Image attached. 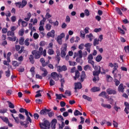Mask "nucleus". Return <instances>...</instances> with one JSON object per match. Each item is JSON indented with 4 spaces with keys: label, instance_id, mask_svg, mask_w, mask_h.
<instances>
[{
    "label": "nucleus",
    "instance_id": "nucleus-52",
    "mask_svg": "<svg viewBox=\"0 0 129 129\" xmlns=\"http://www.w3.org/2000/svg\"><path fill=\"white\" fill-rule=\"evenodd\" d=\"M56 42L59 44V45H62V39L61 38L57 36V39H56Z\"/></svg>",
    "mask_w": 129,
    "mask_h": 129
},
{
    "label": "nucleus",
    "instance_id": "nucleus-1",
    "mask_svg": "<svg viewBox=\"0 0 129 129\" xmlns=\"http://www.w3.org/2000/svg\"><path fill=\"white\" fill-rule=\"evenodd\" d=\"M43 48V47H39L38 51L33 50L31 51V54L34 56V59H39L41 56L42 55Z\"/></svg>",
    "mask_w": 129,
    "mask_h": 129
},
{
    "label": "nucleus",
    "instance_id": "nucleus-12",
    "mask_svg": "<svg viewBox=\"0 0 129 129\" xmlns=\"http://www.w3.org/2000/svg\"><path fill=\"white\" fill-rule=\"evenodd\" d=\"M50 111V110L47 109L46 108H44V109H42L40 110V115H46L48 114V112Z\"/></svg>",
    "mask_w": 129,
    "mask_h": 129
},
{
    "label": "nucleus",
    "instance_id": "nucleus-24",
    "mask_svg": "<svg viewBox=\"0 0 129 129\" xmlns=\"http://www.w3.org/2000/svg\"><path fill=\"white\" fill-rule=\"evenodd\" d=\"M19 111L20 113H25V115L29 114L28 111L26 109H24L23 108H20Z\"/></svg>",
    "mask_w": 129,
    "mask_h": 129
},
{
    "label": "nucleus",
    "instance_id": "nucleus-4",
    "mask_svg": "<svg viewBox=\"0 0 129 129\" xmlns=\"http://www.w3.org/2000/svg\"><path fill=\"white\" fill-rule=\"evenodd\" d=\"M40 128L41 129H49L50 128V124L48 120H44L43 122L40 124Z\"/></svg>",
    "mask_w": 129,
    "mask_h": 129
},
{
    "label": "nucleus",
    "instance_id": "nucleus-22",
    "mask_svg": "<svg viewBox=\"0 0 129 129\" xmlns=\"http://www.w3.org/2000/svg\"><path fill=\"white\" fill-rule=\"evenodd\" d=\"M93 35L92 33H90L89 34H87L86 36V38H88L90 42H92V38H93Z\"/></svg>",
    "mask_w": 129,
    "mask_h": 129
},
{
    "label": "nucleus",
    "instance_id": "nucleus-47",
    "mask_svg": "<svg viewBox=\"0 0 129 129\" xmlns=\"http://www.w3.org/2000/svg\"><path fill=\"white\" fill-rule=\"evenodd\" d=\"M12 64L14 67H18L19 66V63L17 61H13Z\"/></svg>",
    "mask_w": 129,
    "mask_h": 129
},
{
    "label": "nucleus",
    "instance_id": "nucleus-54",
    "mask_svg": "<svg viewBox=\"0 0 129 129\" xmlns=\"http://www.w3.org/2000/svg\"><path fill=\"white\" fill-rule=\"evenodd\" d=\"M39 36V34L37 33H34L33 34V38H34V40H37V39H38Z\"/></svg>",
    "mask_w": 129,
    "mask_h": 129
},
{
    "label": "nucleus",
    "instance_id": "nucleus-29",
    "mask_svg": "<svg viewBox=\"0 0 129 129\" xmlns=\"http://www.w3.org/2000/svg\"><path fill=\"white\" fill-rule=\"evenodd\" d=\"M31 16H32V15H31V13H27V18H24V20H25L27 22L29 21L30 20Z\"/></svg>",
    "mask_w": 129,
    "mask_h": 129
},
{
    "label": "nucleus",
    "instance_id": "nucleus-40",
    "mask_svg": "<svg viewBox=\"0 0 129 129\" xmlns=\"http://www.w3.org/2000/svg\"><path fill=\"white\" fill-rule=\"evenodd\" d=\"M27 4V2L25 0H22L21 2L22 8H23Z\"/></svg>",
    "mask_w": 129,
    "mask_h": 129
},
{
    "label": "nucleus",
    "instance_id": "nucleus-42",
    "mask_svg": "<svg viewBox=\"0 0 129 129\" xmlns=\"http://www.w3.org/2000/svg\"><path fill=\"white\" fill-rule=\"evenodd\" d=\"M64 95H68V96H72L71 91L69 90H66L64 92Z\"/></svg>",
    "mask_w": 129,
    "mask_h": 129
},
{
    "label": "nucleus",
    "instance_id": "nucleus-3",
    "mask_svg": "<svg viewBox=\"0 0 129 129\" xmlns=\"http://www.w3.org/2000/svg\"><path fill=\"white\" fill-rule=\"evenodd\" d=\"M101 74V72L98 71H94L93 72V76H94L93 78V82H98L100 80L99 75Z\"/></svg>",
    "mask_w": 129,
    "mask_h": 129
},
{
    "label": "nucleus",
    "instance_id": "nucleus-20",
    "mask_svg": "<svg viewBox=\"0 0 129 129\" xmlns=\"http://www.w3.org/2000/svg\"><path fill=\"white\" fill-rule=\"evenodd\" d=\"M29 124V122L20 121V125H21V126H24L25 128L28 127V124Z\"/></svg>",
    "mask_w": 129,
    "mask_h": 129
},
{
    "label": "nucleus",
    "instance_id": "nucleus-37",
    "mask_svg": "<svg viewBox=\"0 0 129 129\" xmlns=\"http://www.w3.org/2000/svg\"><path fill=\"white\" fill-rule=\"evenodd\" d=\"M7 102L9 103V107L11 109L15 108L14 105L10 101H8Z\"/></svg>",
    "mask_w": 129,
    "mask_h": 129
},
{
    "label": "nucleus",
    "instance_id": "nucleus-48",
    "mask_svg": "<svg viewBox=\"0 0 129 129\" xmlns=\"http://www.w3.org/2000/svg\"><path fill=\"white\" fill-rule=\"evenodd\" d=\"M52 26L49 24H47L46 26H45V28L47 31H50L51 30Z\"/></svg>",
    "mask_w": 129,
    "mask_h": 129
},
{
    "label": "nucleus",
    "instance_id": "nucleus-46",
    "mask_svg": "<svg viewBox=\"0 0 129 129\" xmlns=\"http://www.w3.org/2000/svg\"><path fill=\"white\" fill-rule=\"evenodd\" d=\"M114 109L115 110L116 112H118V109H120V107H117L116 105V103H115V105L113 107Z\"/></svg>",
    "mask_w": 129,
    "mask_h": 129
},
{
    "label": "nucleus",
    "instance_id": "nucleus-28",
    "mask_svg": "<svg viewBox=\"0 0 129 129\" xmlns=\"http://www.w3.org/2000/svg\"><path fill=\"white\" fill-rule=\"evenodd\" d=\"M8 37V40L9 41H12L13 42H15L17 39V37L16 36H14V37Z\"/></svg>",
    "mask_w": 129,
    "mask_h": 129
},
{
    "label": "nucleus",
    "instance_id": "nucleus-10",
    "mask_svg": "<svg viewBox=\"0 0 129 129\" xmlns=\"http://www.w3.org/2000/svg\"><path fill=\"white\" fill-rule=\"evenodd\" d=\"M51 77L55 81H58L59 80V75L56 72L51 73Z\"/></svg>",
    "mask_w": 129,
    "mask_h": 129
},
{
    "label": "nucleus",
    "instance_id": "nucleus-34",
    "mask_svg": "<svg viewBox=\"0 0 129 129\" xmlns=\"http://www.w3.org/2000/svg\"><path fill=\"white\" fill-rule=\"evenodd\" d=\"M106 95V92L105 91H102L101 92L99 95L98 96L99 97H105Z\"/></svg>",
    "mask_w": 129,
    "mask_h": 129
},
{
    "label": "nucleus",
    "instance_id": "nucleus-14",
    "mask_svg": "<svg viewBox=\"0 0 129 129\" xmlns=\"http://www.w3.org/2000/svg\"><path fill=\"white\" fill-rule=\"evenodd\" d=\"M57 122L56 119H53L51 120V129H55L56 128V124Z\"/></svg>",
    "mask_w": 129,
    "mask_h": 129
},
{
    "label": "nucleus",
    "instance_id": "nucleus-21",
    "mask_svg": "<svg viewBox=\"0 0 129 129\" xmlns=\"http://www.w3.org/2000/svg\"><path fill=\"white\" fill-rule=\"evenodd\" d=\"M55 60H57V62H59L60 60V51H56V55L55 56Z\"/></svg>",
    "mask_w": 129,
    "mask_h": 129
},
{
    "label": "nucleus",
    "instance_id": "nucleus-57",
    "mask_svg": "<svg viewBox=\"0 0 129 129\" xmlns=\"http://www.w3.org/2000/svg\"><path fill=\"white\" fill-rule=\"evenodd\" d=\"M35 102H36V104H41L42 103V100L41 99H35Z\"/></svg>",
    "mask_w": 129,
    "mask_h": 129
},
{
    "label": "nucleus",
    "instance_id": "nucleus-64",
    "mask_svg": "<svg viewBox=\"0 0 129 129\" xmlns=\"http://www.w3.org/2000/svg\"><path fill=\"white\" fill-rule=\"evenodd\" d=\"M16 17L15 16H13L11 17V20L13 22H15L16 21Z\"/></svg>",
    "mask_w": 129,
    "mask_h": 129
},
{
    "label": "nucleus",
    "instance_id": "nucleus-27",
    "mask_svg": "<svg viewBox=\"0 0 129 129\" xmlns=\"http://www.w3.org/2000/svg\"><path fill=\"white\" fill-rule=\"evenodd\" d=\"M7 36L9 37L11 36V37H16L15 36V32L12 31H9L7 33Z\"/></svg>",
    "mask_w": 129,
    "mask_h": 129
},
{
    "label": "nucleus",
    "instance_id": "nucleus-30",
    "mask_svg": "<svg viewBox=\"0 0 129 129\" xmlns=\"http://www.w3.org/2000/svg\"><path fill=\"white\" fill-rule=\"evenodd\" d=\"M25 42V38L24 37H22L21 38H20V40H19V43L20 45H21V46H23V45H24V42Z\"/></svg>",
    "mask_w": 129,
    "mask_h": 129
},
{
    "label": "nucleus",
    "instance_id": "nucleus-6",
    "mask_svg": "<svg viewBox=\"0 0 129 129\" xmlns=\"http://www.w3.org/2000/svg\"><path fill=\"white\" fill-rule=\"evenodd\" d=\"M113 71H112V74L113 75L114 78H117V74L115 73V72L117 71V68H118V63L116 62H115L113 63Z\"/></svg>",
    "mask_w": 129,
    "mask_h": 129
},
{
    "label": "nucleus",
    "instance_id": "nucleus-62",
    "mask_svg": "<svg viewBox=\"0 0 129 129\" xmlns=\"http://www.w3.org/2000/svg\"><path fill=\"white\" fill-rule=\"evenodd\" d=\"M51 17L52 16L48 12H47L45 15V18H46V19H48Z\"/></svg>",
    "mask_w": 129,
    "mask_h": 129
},
{
    "label": "nucleus",
    "instance_id": "nucleus-61",
    "mask_svg": "<svg viewBox=\"0 0 129 129\" xmlns=\"http://www.w3.org/2000/svg\"><path fill=\"white\" fill-rule=\"evenodd\" d=\"M17 7H19V8H22V3L21 2L15 3Z\"/></svg>",
    "mask_w": 129,
    "mask_h": 129
},
{
    "label": "nucleus",
    "instance_id": "nucleus-58",
    "mask_svg": "<svg viewBox=\"0 0 129 129\" xmlns=\"http://www.w3.org/2000/svg\"><path fill=\"white\" fill-rule=\"evenodd\" d=\"M84 13L86 16H89L90 15V11L88 9L85 10Z\"/></svg>",
    "mask_w": 129,
    "mask_h": 129
},
{
    "label": "nucleus",
    "instance_id": "nucleus-33",
    "mask_svg": "<svg viewBox=\"0 0 129 129\" xmlns=\"http://www.w3.org/2000/svg\"><path fill=\"white\" fill-rule=\"evenodd\" d=\"M60 87L61 88H64V84H65V80L64 78L61 79L60 80Z\"/></svg>",
    "mask_w": 129,
    "mask_h": 129
},
{
    "label": "nucleus",
    "instance_id": "nucleus-2",
    "mask_svg": "<svg viewBox=\"0 0 129 129\" xmlns=\"http://www.w3.org/2000/svg\"><path fill=\"white\" fill-rule=\"evenodd\" d=\"M67 47H68V44L67 43H64L60 48V56L62 58L66 56Z\"/></svg>",
    "mask_w": 129,
    "mask_h": 129
},
{
    "label": "nucleus",
    "instance_id": "nucleus-60",
    "mask_svg": "<svg viewBox=\"0 0 129 129\" xmlns=\"http://www.w3.org/2000/svg\"><path fill=\"white\" fill-rule=\"evenodd\" d=\"M124 106H125L126 109H128L129 110V103L127 102H124Z\"/></svg>",
    "mask_w": 129,
    "mask_h": 129
},
{
    "label": "nucleus",
    "instance_id": "nucleus-9",
    "mask_svg": "<svg viewBox=\"0 0 129 129\" xmlns=\"http://www.w3.org/2000/svg\"><path fill=\"white\" fill-rule=\"evenodd\" d=\"M74 85V89L81 90L83 88L82 84L81 82L75 83Z\"/></svg>",
    "mask_w": 129,
    "mask_h": 129
},
{
    "label": "nucleus",
    "instance_id": "nucleus-39",
    "mask_svg": "<svg viewBox=\"0 0 129 129\" xmlns=\"http://www.w3.org/2000/svg\"><path fill=\"white\" fill-rule=\"evenodd\" d=\"M117 30L118 31H119L120 34H121L122 35H125V31L123 29H122L121 28L118 27Z\"/></svg>",
    "mask_w": 129,
    "mask_h": 129
},
{
    "label": "nucleus",
    "instance_id": "nucleus-18",
    "mask_svg": "<svg viewBox=\"0 0 129 129\" xmlns=\"http://www.w3.org/2000/svg\"><path fill=\"white\" fill-rule=\"evenodd\" d=\"M82 98L84 99V100H86L89 102H92V99L91 97H90L86 95H83L82 96Z\"/></svg>",
    "mask_w": 129,
    "mask_h": 129
},
{
    "label": "nucleus",
    "instance_id": "nucleus-5",
    "mask_svg": "<svg viewBox=\"0 0 129 129\" xmlns=\"http://www.w3.org/2000/svg\"><path fill=\"white\" fill-rule=\"evenodd\" d=\"M117 77L114 78V82L116 86H118L120 83V79H121V75L120 74L116 75Z\"/></svg>",
    "mask_w": 129,
    "mask_h": 129
},
{
    "label": "nucleus",
    "instance_id": "nucleus-31",
    "mask_svg": "<svg viewBox=\"0 0 129 129\" xmlns=\"http://www.w3.org/2000/svg\"><path fill=\"white\" fill-rule=\"evenodd\" d=\"M115 10L117 12L118 14H119L120 16L123 15V14H122L121 11L120 10V9L119 8H118V7L115 8Z\"/></svg>",
    "mask_w": 129,
    "mask_h": 129
},
{
    "label": "nucleus",
    "instance_id": "nucleus-38",
    "mask_svg": "<svg viewBox=\"0 0 129 129\" xmlns=\"http://www.w3.org/2000/svg\"><path fill=\"white\" fill-rule=\"evenodd\" d=\"M47 53H48L49 55H53L54 51L53 49L50 48V49H48V50L47 51Z\"/></svg>",
    "mask_w": 129,
    "mask_h": 129
},
{
    "label": "nucleus",
    "instance_id": "nucleus-63",
    "mask_svg": "<svg viewBox=\"0 0 129 129\" xmlns=\"http://www.w3.org/2000/svg\"><path fill=\"white\" fill-rule=\"evenodd\" d=\"M91 46H92V44L88 43L85 44L84 45V47L85 48H91Z\"/></svg>",
    "mask_w": 129,
    "mask_h": 129
},
{
    "label": "nucleus",
    "instance_id": "nucleus-41",
    "mask_svg": "<svg viewBox=\"0 0 129 129\" xmlns=\"http://www.w3.org/2000/svg\"><path fill=\"white\" fill-rule=\"evenodd\" d=\"M6 76L7 78H9L11 76V71L10 69H9L7 71L5 72Z\"/></svg>",
    "mask_w": 129,
    "mask_h": 129
},
{
    "label": "nucleus",
    "instance_id": "nucleus-26",
    "mask_svg": "<svg viewBox=\"0 0 129 129\" xmlns=\"http://www.w3.org/2000/svg\"><path fill=\"white\" fill-rule=\"evenodd\" d=\"M26 122H29L31 123H32V119L30 118V117L29 115V113H27L26 114Z\"/></svg>",
    "mask_w": 129,
    "mask_h": 129
},
{
    "label": "nucleus",
    "instance_id": "nucleus-17",
    "mask_svg": "<svg viewBox=\"0 0 129 129\" xmlns=\"http://www.w3.org/2000/svg\"><path fill=\"white\" fill-rule=\"evenodd\" d=\"M101 89L100 87H93L91 89V92L93 93H95L97 92H99Z\"/></svg>",
    "mask_w": 129,
    "mask_h": 129
},
{
    "label": "nucleus",
    "instance_id": "nucleus-59",
    "mask_svg": "<svg viewBox=\"0 0 129 129\" xmlns=\"http://www.w3.org/2000/svg\"><path fill=\"white\" fill-rule=\"evenodd\" d=\"M33 117H34V119L38 120L39 117V115L37 113H35L33 114Z\"/></svg>",
    "mask_w": 129,
    "mask_h": 129
},
{
    "label": "nucleus",
    "instance_id": "nucleus-49",
    "mask_svg": "<svg viewBox=\"0 0 129 129\" xmlns=\"http://www.w3.org/2000/svg\"><path fill=\"white\" fill-rule=\"evenodd\" d=\"M21 25L22 26V27H26L28 25V23L26 21H22L21 22Z\"/></svg>",
    "mask_w": 129,
    "mask_h": 129
},
{
    "label": "nucleus",
    "instance_id": "nucleus-8",
    "mask_svg": "<svg viewBox=\"0 0 129 129\" xmlns=\"http://www.w3.org/2000/svg\"><path fill=\"white\" fill-rule=\"evenodd\" d=\"M86 78V75L85 72L83 71L80 76V79H79L80 82L81 83H83L84 81Z\"/></svg>",
    "mask_w": 129,
    "mask_h": 129
},
{
    "label": "nucleus",
    "instance_id": "nucleus-55",
    "mask_svg": "<svg viewBox=\"0 0 129 129\" xmlns=\"http://www.w3.org/2000/svg\"><path fill=\"white\" fill-rule=\"evenodd\" d=\"M113 125L114 127L117 128V127H118V123L115 120H113Z\"/></svg>",
    "mask_w": 129,
    "mask_h": 129
},
{
    "label": "nucleus",
    "instance_id": "nucleus-36",
    "mask_svg": "<svg viewBox=\"0 0 129 129\" xmlns=\"http://www.w3.org/2000/svg\"><path fill=\"white\" fill-rule=\"evenodd\" d=\"M95 71L101 72V69L100 66H95L94 67Z\"/></svg>",
    "mask_w": 129,
    "mask_h": 129
},
{
    "label": "nucleus",
    "instance_id": "nucleus-25",
    "mask_svg": "<svg viewBox=\"0 0 129 129\" xmlns=\"http://www.w3.org/2000/svg\"><path fill=\"white\" fill-rule=\"evenodd\" d=\"M102 59V55L99 54L96 56V57L95 58V60L96 61V62H100V61H101Z\"/></svg>",
    "mask_w": 129,
    "mask_h": 129
},
{
    "label": "nucleus",
    "instance_id": "nucleus-56",
    "mask_svg": "<svg viewBox=\"0 0 129 129\" xmlns=\"http://www.w3.org/2000/svg\"><path fill=\"white\" fill-rule=\"evenodd\" d=\"M65 21L67 23H70L71 21V18L69 16H67L66 17Z\"/></svg>",
    "mask_w": 129,
    "mask_h": 129
},
{
    "label": "nucleus",
    "instance_id": "nucleus-51",
    "mask_svg": "<svg viewBox=\"0 0 129 129\" xmlns=\"http://www.w3.org/2000/svg\"><path fill=\"white\" fill-rule=\"evenodd\" d=\"M24 34V29H20V31L19 32V36H23Z\"/></svg>",
    "mask_w": 129,
    "mask_h": 129
},
{
    "label": "nucleus",
    "instance_id": "nucleus-35",
    "mask_svg": "<svg viewBox=\"0 0 129 129\" xmlns=\"http://www.w3.org/2000/svg\"><path fill=\"white\" fill-rule=\"evenodd\" d=\"M99 41L100 40L99 39H95L94 40V41H93V45L94 46H96V45H99Z\"/></svg>",
    "mask_w": 129,
    "mask_h": 129
},
{
    "label": "nucleus",
    "instance_id": "nucleus-32",
    "mask_svg": "<svg viewBox=\"0 0 129 129\" xmlns=\"http://www.w3.org/2000/svg\"><path fill=\"white\" fill-rule=\"evenodd\" d=\"M107 82H111L113 81V78L110 75L106 76Z\"/></svg>",
    "mask_w": 129,
    "mask_h": 129
},
{
    "label": "nucleus",
    "instance_id": "nucleus-11",
    "mask_svg": "<svg viewBox=\"0 0 129 129\" xmlns=\"http://www.w3.org/2000/svg\"><path fill=\"white\" fill-rule=\"evenodd\" d=\"M67 71V67L66 66H62L61 67V66L57 67V72H66Z\"/></svg>",
    "mask_w": 129,
    "mask_h": 129
},
{
    "label": "nucleus",
    "instance_id": "nucleus-16",
    "mask_svg": "<svg viewBox=\"0 0 129 129\" xmlns=\"http://www.w3.org/2000/svg\"><path fill=\"white\" fill-rule=\"evenodd\" d=\"M124 88L123 87V84H120V85H119L118 87V91L119 92L123 93L124 91Z\"/></svg>",
    "mask_w": 129,
    "mask_h": 129
},
{
    "label": "nucleus",
    "instance_id": "nucleus-15",
    "mask_svg": "<svg viewBox=\"0 0 129 129\" xmlns=\"http://www.w3.org/2000/svg\"><path fill=\"white\" fill-rule=\"evenodd\" d=\"M46 35H47V37H50L54 39L55 37V31L54 30L50 31V32L47 33Z\"/></svg>",
    "mask_w": 129,
    "mask_h": 129
},
{
    "label": "nucleus",
    "instance_id": "nucleus-23",
    "mask_svg": "<svg viewBox=\"0 0 129 129\" xmlns=\"http://www.w3.org/2000/svg\"><path fill=\"white\" fill-rule=\"evenodd\" d=\"M29 62H30L31 64H34L35 60H34V56L33 55L30 54V55H29Z\"/></svg>",
    "mask_w": 129,
    "mask_h": 129
},
{
    "label": "nucleus",
    "instance_id": "nucleus-43",
    "mask_svg": "<svg viewBox=\"0 0 129 129\" xmlns=\"http://www.w3.org/2000/svg\"><path fill=\"white\" fill-rule=\"evenodd\" d=\"M29 38H26V39L24 40V45H25V46H29L30 42H29Z\"/></svg>",
    "mask_w": 129,
    "mask_h": 129
},
{
    "label": "nucleus",
    "instance_id": "nucleus-45",
    "mask_svg": "<svg viewBox=\"0 0 129 129\" xmlns=\"http://www.w3.org/2000/svg\"><path fill=\"white\" fill-rule=\"evenodd\" d=\"M69 63L70 66H76L77 64L76 62L72 61L71 60H70L69 61Z\"/></svg>",
    "mask_w": 129,
    "mask_h": 129
},
{
    "label": "nucleus",
    "instance_id": "nucleus-50",
    "mask_svg": "<svg viewBox=\"0 0 129 129\" xmlns=\"http://www.w3.org/2000/svg\"><path fill=\"white\" fill-rule=\"evenodd\" d=\"M7 111H8V109L7 108L0 109V113H2V114L6 113H7Z\"/></svg>",
    "mask_w": 129,
    "mask_h": 129
},
{
    "label": "nucleus",
    "instance_id": "nucleus-53",
    "mask_svg": "<svg viewBox=\"0 0 129 129\" xmlns=\"http://www.w3.org/2000/svg\"><path fill=\"white\" fill-rule=\"evenodd\" d=\"M62 94H55V97H56V99L61 100L62 98Z\"/></svg>",
    "mask_w": 129,
    "mask_h": 129
},
{
    "label": "nucleus",
    "instance_id": "nucleus-13",
    "mask_svg": "<svg viewBox=\"0 0 129 129\" xmlns=\"http://www.w3.org/2000/svg\"><path fill=\"white\" fill-rule=\"evenodd\" d=\"M80 77V73L78 70L75 71V76L73 77V79L74 81H76Z\"/></svg>",
    "mask_w": 129,
    "mask_h": 129
},
{
    "label": "nucleus",
    "instance_id": "nucleus-19",
    "mask_svg": "<svg viewBox=\"0 0 129 129\" xmlns=\"http://www.w3.org/2000/svg\"><path fill=\"white\" fill-rule=\"evenodd\" d=\"M101 106L104 108H107L108 109H110L111 108V106L110 104H104L103 103H101Z\"/></svg>",
    "mask_w": 129,
    "mask_h": 129
},
{
    "label": "nucleus",
    "instance_id": "nucleus-7",
    "mask_svg": "<svg viewBox=\"0 0 129 129\" xmlns=\"http://www.w3.org/2000/svg\"><path fill=\"white\" fill-rule=\"evenodd\" d=\"M106 91L108 95H116V94H117L116 91L115 90H113L111 88L107 89Z\"/></svg>",
    "mask_w": 129,
    "mask_h": 129
},
{
    "label": "nucleus",
    "instance_id": "nucleus-44",
    "mask_svg": "<svg viewBox=\"0 0 129 129\" xmlns=\"http://www.w3.org/2000/svg\"><path fill=\"white\" fill-rule=\"evenodd\" d=\"M55 84V81L53 79H50L49 81V86H53Z\"/></svg>",
    "mask_w": 129,
    "mask_h": 129
}]
</instances>
